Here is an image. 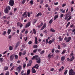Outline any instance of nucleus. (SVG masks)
Listing matches in <instances>:
<instances>
[{
	"mask_svg": "<svg viewBox=\"0 0 75 75\" xmlns=\"http://www.w3.org/2000/svg\"><path fill=\"white\" fill-rule=\"evenodd\" d=\"M33 59H36L37 60L36 62L38 64H40L41 62V59L40 57H38V55H36L35 56H34L33 57Z\"/></svg>",
	"mask_w": 75,
	"mask_h": 75,
	"instance_id": "nucleus-1",
	"label": "nucleus"
},
{
	"mask_svg": "<svg viewBox=\"0 0 75 75\" xmlns=\"http://www.w3.org/2000/svg\"><path fill=\"white\" fill-rule=\"evenodd\" d=\"M70 14H71V12H68V13L66 14L65 17L64 18L65 20H67L68 18V17L70 16V15H69Z\"/></svg>",
	"mask_w": 75,
	"mask_h": 75,
	"instance_id": "nucleus-2",
	"label": "nucleus"
},
{
	"mask_svg": "<svg viewBox=\"0 0 75 75\" xmlns=\"http://www.w3.org/2000/svg\"><path fill=\"white\" fill-rule=\"evenodd\" d=\"M75 72L72 69H71L69 71V75H75Z\"/></svg>",
	"mask_w": 75,
	"mask_h": 75,
	"instance_id": "nucleus-3",
	"label": "nucleus"
},
{
	"mask_svg": "<svg viewBox=\"0 0 75 75\" xmlns=\"http://www.w3.org/2000/svg\"><path fill=\"white\" fill-rule=\"evenodd\" d=\"M71 37H69L68 38L65 37L64 39L65 41H66V42H69V41H71Z\"/></svg>",
	"mask_w": 75,
	"mask_h": 75,
	"instance_id": "nucleus-4",
	"label": "nucleus"
},
{
	"mask_svg": "<svg viewBox=\"0 0 75 75\" xmlns=\"http://www.w3.org/2000/svg\"><path fill=\"white\" fill-rule=\"evenodd\" d=\"M16 71L18 72L19 73L20 71H21V66H20L16 68Z\"/></svg>",
	"mask_w": 75,
	"mask_h": 75,
	"instance_id": "nucleus-5",
	"label": "nucleus"
},
{
	"mask_svg": "<svg viewBox=\"0 0 75 75\" xmlns=\"http://www.w3.org/2000/svg\"><path fill=\"white\" fill-rule=\"evenodd\" d=\"M20 42H18L17 43L15 46V49H17V48L18 47V46H20Z\"/></svg>",
	"mask_w": 75,
	"mask_h": 75,
	"instance_id": "nucleus-6",
	"label": "nucleus"
},
{
	"mask_svg": "<svg viewBox=\"0 0 75 75\" xmlns=\"http://www.w3.org/2000/svg\"><path fill=\"white\" fill-rule=\"evenodd\" d=\"M9 4L11 6H13L14 5V1L13 0H10L9 1Z\"/></svg>",
	"mask_w": 75,
	"mask_h": 75,
	"instance_id": "nucleus-7",
	"label": "nucleus"
},
{
	"mask_svg": "<svg viewBox=\"0 0 75 75\" xmlns=\"http://www.w3.org/2000/svg\"><path fill=\"white\" fill-rule=\"evenodd\" d=\"M24 18H27V12L25 11L24 13L22 14V17H24Z\"/></svg>",
	"mask_w": 75,
	"mask_h": 75,
	"instance_id": "nucleus-8",
	"label": "nucleus"
},
{
	"mask_svg": "<svg viewBox=\"0 0 75 75\" xmlns=\"http://www.w3.org/2000/svg\"><path fill=\"white\" fill-rule=\"evenodd\" d=\"M14 56L13 55H12L10 57V60L11 61H12L14 59Z\"/></svg>",
	"mask_w": 75,
	"mask_h": 75,
	"instance_id": "nucleus-9",
	"label": "nucleus"
},
{
	"mask_svg": "<svg viewBox=\"0 0 75 75\" xmlns=\"http://www.w3.org/2000/svg\"><path fill=\"white\" fill-rule=\"evenodd\" d=\"M47 26V25H46V23H44L43 26L41 28V30H43V29H44L46 27V26Z\"/></svg>",
	"mask_w": 75,
	"mask_h": 75,
	"instance_id": "nucleus-10",
	"label": "nucleus"
},
{
	"mask_svg": "<svg viewBox=\"0 0 75 75\" xmlns=\"http://www.w3.org/2000/svg\"><path fill=\"white\" fill-rule=\"evenodd\" d=\"M30 25V22H28L26 25L25 26V28H27L28 27H29Z\"/></svg>",
	"mask_w": 75,
	"mask_h": 75,
	"instance_id": "nucleus-11",
	"label": "nucleus"
},
{
	"mask_svg": "<svg viewBox=\"0 0 75 75\" xmlns=\"http://www.w3.org/2000/svg\"><path fill=\"white\" fill-rule=\"evenodd\" d=\"M40 67V65L38 64H36L35 66L33 67V68H35L37 69L38 68V67Z\"/></svg>",
	"mask_w": 75,
	"mask_h": 75,
	"instance_id": "nucleus-12",
	"label": "nucleus"
},
{
	"mask_svg": "<svg viewBox=\"0 0 75 75\" xmlns=\"http://www.w3.org/2000/svg\"><path fill=\"white\" fill-rule=\"evenodd\" d=\"M42 16V13H41L40 12V13H38V14L37 15H36L35 17H39V16Z\"/></svg>",
	"mask_w": 75,
	"mask_h": 75,
	"instance_id": "nucleus-13",
	"label": "nucleus"
},
{
	"mask_svg": "<svg viewBox=\"0 0 75 75\" xmlns=\"http://www.w3.org/2000/svg\"><path fill=\"white\" fill-rule=\"evenodd\" d=\"M4 12L5 13H6V14H8V9L6 8L4 9Z\"/></svg>",
	"mask_w": 75,
	"mask_h": 75,
	"instance_id": "nucleus-14",
	"label": "nucleus"
},
{
	"mask_svg": "<svg viewBox=\"0 0 75 75\" xmlns=\"http://www.w3.org/2000/svg\"><path fill=\"white\" fill-rule=\"evenodd\" d=\"M37 38L35 37V44H38V41H37Z\"/></svg>",
	"mask_w": 75,
	"mask_h": 75,
	"instance_id": "nucleus-15",
	"label": "nucleus"
},
{
	"mask_svg": "<svg viewBox=\"0 0 75 75\" xmlns=\"http://www.w3.org/2000/svg\"><path fill=\"white\" fill-rule=\"evenodd\" d=\"M33 68H34L33 67L32 69V72L33 73H35V72H36V71H35V69H33Z\"/></svg>",
	"mask_w": 75,
	"mask_h": 75,
	"instance_id": "nucleus-16",
	"label": "nucleus"
},
{
	"mask_svg": "<svg viewBox=\"0 0 75 75\" xmlns=\"http://www.w3.org/2000/svg\"><path fill=\"white\" fill-rule=\"evenodd\" d=\"M31 63H32V61H30L29 62V63H28L27 64V67H28L29 66H31Z\"/></svg>",
	"mask_w": 75,
	"mask_h": 75,
	"instance_id": "nucleus-17",
	"label": "nucleus"
},
{
	"mask_svg": "<svg viewBox=\"0 0 75 75\" xmlns=\"http://www.w3.org/2000/svg\"><path fill=\"white\" fill-rule=\"evenodd\" d=\"M60 11L62 12L63 13H65V10L62 9H60Z\"/></svg>",
	"mask_w": 75,
	"mask_h": 75,
	"instance_id": "nucleus-18",
	"label": "nucleus"
},
{
	"mask_svg": "<svg viewBox=\"0 0 75 75\" xmlns=\"http://www.w3.org/2000/svg\"><path fill=\"white\" fill-rule=\"evenodd\" d=\"M75 59V57H74L72 56V57H71V59H70V61H72L74 59Z\"/></svg>",
	"mask_w": 75,
	"mask_h": 75,
	"instance_id": "nucleus-19",
	"label": "nucleus"
},
{
	"mask_svg": "<svg viewBox=\"0 0 75 75\" xmlns=\"http://www.w3.org/2000/svg\"><path fill=\"white\" fill-rule=\"evenodd\" d=\"M58 17V15L55 16L54 18V20H56V19H57Z\"/></svg>",
	"mask_w": 75,
	"mask_h": 75,
	"instance_id": "nucleus-20",
	"label": "nucleus"
},
{
	"mask_svg": "<svg viewBox=\"0 0 75 75\" xmlns=\"http://www.w3.org/2000/svg\"><path fill=\"white\" fill-rule=\"evenodd\" d=\"M37 20L35 19H34L33 22V24L34 25V24H35V23H36V22H37Z\"/></svg>",
	"mask_w": 75,
	"mask_h": 75,
	"instance_id": "nucleus-21",
	"label": "nucleus"
},
{
	"mask_svg": "<svg viewBox=\"0 0 75 75\" xmlns=\"http://www.w3.org/2000/svg\"><path fill=\"white\" fill-rule=\"evenodd\" d=\"M30 74V70L29 69L27 70V75H29Z\"/></svg>",
	"mask_w": 75,
	"mask_h": 75,
	"instance_id": "nucleus-22",
	"label": "nucleus"
},
{
	"mask_svg": "<svg viewBox=\"0 0 75 75\" xmlns=\"http://www.w3.org/2000/svg\"><path fill=\"white\" fill-rule=\"evenodd\" d=\"M14 57L16 59H18V56L17 55H15Z\"/></svg>",
	"mask_w": 75,
	"mask_h": 75,
	"instance_id": "nucleus-23",
	"label": "nucleus"
},
{
	"mask_svg": "<svg viewBox=\"0 0 75 75\" xmlns=\"http://www.w3.org/2000/svg\"><path fill=\"white\" fill-rule=\"evenodd\" d=\"M59 41H62V40H63V38H61V37L59 36Z\"/></svg>",
	"mask_w": 75,
	"mask_h": 75,
	"instance_id": "nucleus-24",
	"label": "nucleus"
},
{
	"mask_svg": "<svg viewBox=\"0 0 75 75\" xmlns=\"http://www.w3.org/2000/svg\"><path fill=\"white\" fill-rule=\"evenodd\" d=\"M11 32V29H9L8 30L7 33L8 35L10 34V33Z\"/></svg>",
	"mask_w": 75,
	"mask_h": 75,
	"instance_id": "nucleus-25",
	"label": "nucleus"
},
{
	"mask_svg": "<svg viewBox=\"0 0 75 75\" xmlns=\"http://www.w3.org/2000/svg\"><path fill=\"white\" fill-rule=\"evenodd\" d=\"M6 8L7 10H10L11 8L10 6H8L7 7H6Z\"/></svg>",
	"mask_w": 75,
	"mask_h": 75,
	"instance_id": "nucleus-26",
	"label": "nucleus"
},
{
	"mask_svg": "<svg viewBox=\"0 0 75 75\" xmlns=\"http://www.w3.org/2000/svg\"><path fill=\"white\" fill-rule=\"evenodd\" d=\"M26 54V51L24 50L22 53V55H25Z\"/></svg>",
	"mask_w": 75,
	"mask_h": 75,
	"instance_id": "nucleus-27",
	"label": "nucleus"
},
{
	"mask_svg": "<svg viewBox=\"0 0 75 75\" xmlns=\"http://www.w3.org/2000/svg\"><path fill=\"white\" fill-rule=\"evenodd\" d=\"M64 59H65V57H62L61 58V60L62 61H64Z\"/></svg>",
	"mask_w": 75,
	"mask_h": 75,
	"instance_id": "nucleus-28",
	"label": "nucleus"
},
{
	"mask_svg": "<svg viewBox=\"0 0 75 75\" xmlns=\"http://www.w3.org/2000/svg\"><path fill=\"white\" fill-rule=\"evenodd\" d=\"M9 50L11 51V50H13V47L12 46H10L9 47Z\"/></svg>",
	"mask_w": 75,
	"mask_h": 75,
	"instance_id": "nucleus-29",
	"label": "nucleus"
},
{
	"mask_svg": "<svg viewBox=\"0 0 75 75\" xmlns=\"http://www.w3.org/2000/svg\"><path fill=\"white\" fill-rule=\"evenodd\" d=\"M33 47L34 48H38V46L36 45H33Z\"/></svg>",
	"mask_w": 75,
	"mask_h": 75,
	"instance_id": "nucleus-30",
	"label": "nucleus"
},
{
	"mask_svg": "<svg viewBox=\"0 0 75 75\" xmlns=\"http://www.w3.org/2000/svg\"><path fill=\"white\" fill-rule=\"evenodd\" d=\"M30 4L31 5H33V0H31L30 2Z\"/></svg>",
	"mask_w": 75,
	"mask_h": 75,
	"instance_id": "nucleus-31",
	"label": "nucleus"
},
{
	"mask_svg": "<svg viewBox=\"0 0 75 75\" xmlns=\"http://www.w3.org/2000/svg\"><path fill=\"white\" fill-rule=\"evenodd\" d=\"M4 61V59L3 58H0V62H3Z\"/></svg>",
	"mask_w": 75,
	"mask_h": 75,
	"instance_id": "nucleus-32",
	"label": "nucleus"
},
{
	"mask_svg": "<svg viewBox=\"0 0 75 75\" xmlns=\"http://www.w3.org/2000/svg\"><path fill=\"white\" fill-rule=\"evenodd\" d=\"M55 51V52H56V53H57V54L59 53V52H60V51L58 50H56Z\"/></svg>",
	"mask_w": 75,
	"mask_h": 75,
	"instance_id": "nucleus-33",
	"label": "nucleus"
},
{
	"mask_svg": "<svg viewBox=\"0 0 75 75\" xmlns=\"http://www.w3.org/2000/svg\"><path fill=\"white\" fill-rule=\"evenodd\" d=\"M52 22H53V20H52V19H51L49 23L50 24H52Z\"/></svg>",
	"mask_w": 75,
	"mask_h": 75,
	"instance_id": "nucleus-34",
	"label": "nucleus"
},
{
	"mask_svg": "<svg viewBox=\"0 0 75 75\" xmlns=\"http://www.w3.org/2000/svg\"><path fill=\"white\" fill-rule=\"evenodd\" d=\"M38 50V49H37L33 50V53H35L36 52H37V51Z\"/></svg>",
	"mask_w": 75,
	"mask_h": 75,
	"instance_id": "nucleus-35",
	"label": "nucleus"
},
{
	"mask_svg": "<svg viewBox=\"0 0 75 75\" xmlns=\"http://www.w3.org/2000/svg\"><path fill=\"white\" fill-rule=\"evenodd\" d=\"M50 30L52 31V32H55V30L52 28L50 29Z\"/></svg>",
	"mask_w": 75,
	"mask_h": 75,
	"instance_id": "nucleus-36",
	"label": "nucleus"
},
{
	"mask_svg": "<svg viewBox=\"0 0 75 75\" xmlns=\"http://www.w3.org/2000/svg\"><path fill=\"white\" fill-rule=\"evenodd\" d=\"M67 72H68V70H66L64 73V75H66L67 74Z\"/></svg>",
	"mask_w": 75,
	"mask_h": 75,
	"instance_id": "nucleus-37",
	"label": "nucleus"
},
{
	"mask_svg": "<svg viewBox=\"0 0 75 75\" xmlns=\"http://www.w3.org/2000/svg\"><path fill=\"white\" fill-rule=\"evenodd\" d=\"M30 12H28L27 16H28V17H30Z\"/></svg>",
	"mask_w": 75,
	"mask_h": 75,
	"instance_id": "nucleus-38",
	"label": "nucleus"
},
{
	"mask_svg": "<svg viewBox=\"0 0 75 75\" xmlns=\"http://www.w3.org/2000/svg\"><path fill=\"white\" fill-rule=\"evenodd\" d=\"M65 52H66V50H64L62 52V54H65Z\"/></svg>",
	"mask_w": 75,
	"mask_h": 75,
	"instance_id": "nucleus-39",
	"label": "nucleus"
},
{
	"mask_svg": "<svg viewBox=\"0 0 75 75\" xmlns=\"http://www.w3.org/2000/svg\"><path fill=\"white\" fill-rule=\"evenodd\" d=\"M5 75H9V72H8V71H6V73L5 74Z\"/></svg>",
	"mask_w": 75,
	"mask_h": 75,
	"instance_id": "nucleus-40",
	"label": "nucleus"
},
{
	"mask_svg": "<svg viewBox=\"0 0 75 75\" xmlns=\"http://www.w3.org/2000/svg\"><path fill=\"white\" fill-rule=\"evenodd\" d=\"M4 69H5V70H7L8 69V67H4Z\"/></svg>",
	"mask_w": 75,
	"mask_h": 75,
	"instance_id": "nucleus-41",
	"label": "nucleus"
},
{
	"mask_svg": "<svg viewBox=\"0 0 75 75\" xmlns=\"http://www.w3.org/2000/svg\"><path fill=\"white\" fill-rule=\"evenodd\" d=\"M25 0H23L22 2V4H24L25 3Z\"/></svg>",
	"mask_w": 75,
	"mask_h": 75,
	"instance_id": "nucleus-42",
	"label": "nucleus"
},
{
	"mask_svg": "<svg viewBox=\"0 0 75 75\" xmlns=\"http://www.w3.org/2000/svg\"><path fill=\"white\" fill-rule=\"evenodd\" d=\"M60 18H62L64 16V14H61L60 15Z\"/></svg>",
	"mask_w": 75,
	"mask_h": 75,
	"instance_id": "nucleus-43",
	"label": "nucleus"
},
{
	"mask_svg": "<svg viewBox=\"0 0 75 75\" xmlns=\"http://www.w3.org/2000/svg\"><path fill=\"white\" fill-rule=\"evenodd\" d=\"M28 38H27V37L24 38V39L25 41H27Z\"/></svg>",
	"mask_w": 75,
	"mask_h": 75,
	"instance_id": "nucleus-44",
	"label": "nucleus"
},
{
	"mask_svg": "<svg viewBox=\"0 0 75 75\" xmlns=\"http://www.w3.org/2000/svg\"><path fill=\"white\" fill-rule=\"evenodd\" d=\"M33 32L34 33V34H35V33H36V31H35V29H33Z\"/></svg>",
	"mask_w": 75,
	"mask_h": 75,
	"instance_id": "nucleus-45",
	"label": "nucleus"
},
{
	"mask_svg": "<svg viewBox=\"0 0 75 75\" xmlns=\"http://www.w3.org/2000/svg\"><path fill=\"white\" fill-rule=\"evenodd\" d=\"M69 24H70V22H69L67 23V25L66 26L67 27H68L69 26Z\"/></svg>",
	"mask_w": 75,
	"mask_h": 75,
	"instance_id": "nucleus-46",
	"label": "nucleus"
},
{
	"mask_svg": "<svg viewBox=\"0 0 75 75\" xmlns=\"http://www.w3.org/2000/svg\"><path fill=\"white\" fill-rule=\"evenodd\" d=\"M62 45L64 47H66V44H65L64 43H62Z\"/></svg>",
	"mask_w": 75,
	"mask_h": 75,
	"instance_id": "nucleus-47",
	"label": "nucleus"
},
{
	"mask_svg": "<svg viewBox=\"0 0 75 75\" xmlns=\"http://www.w3.org/2000/svg\"><path fill=\"white\" fill-rule=\"evenodd\" d=\"M54 51H55V49H53L51 51L53 53V52H54Z\"/></svg>",
	"mask_w": 75,
	"mask_h": 75,
	"instance_id": "nucleus-48",
	"label": "nucleus"
},
{
	"mask_svg": "<svg viewBox=\"0 0 75 75\" xmlns=\"http://www.w3.org/2000/svg\"><path fill=\"white\" fill-rule=\"evenodd\" d=\"M74 54L72 53H71L70 54V56L71 57H74Z\"/></svg>",
	"mask_w": 75,
	"mask_h": 75,
	"instance_id": "nucleus-49",
	"label": "nucleus"
},
{
	"mask_svg": "<svg viewBox=\"0 0 75 75\" xmlns=\"http://www.w3.org/2000/svg\"><path fill=\"white\" fill-rule=\"evenodd\" d=\"M71 18H72V17L70 16L69 18L67 19V21H69V20H70V19H71Z\"/></svg>",
	"mask_w": 75,
	"mask_h": 75,
	"instance_id": "nucleus-50",
	"label": "nucleus"
},
{
	"mask_svg": "<svg viewBox=\"0 0 75 75\" xmlns=\"http://www.w3.org/2000/svg\"><path fill=\"white\" fill-rule=\"evenodd\" d=\"M15 67V66H13L12 68L11 69V71H13L14 69V67Z\"/></svg>",
	"mask_w": 75,
	"mask_h": 75,
	"instance_id": "nucleus-51",
	"label": "nucleus"
},
{
	"mask_svg": "<svg viewBox=\"0 0 75 75\" xmlns=\"http://www.w3.org/2000/svg\"><path fill=\"white\" fill-rule=\"evenodd\" d=\"M48 58H51V55L50 54H49L48 55Z\"/></svg>",
	"mask_w": 75,
	"mask_h": 75,
	"instance_id": "nucleus-52",
	"label": "nucleus"
},
{
	"mask_svg": "<svg viewBox=\"0 0 75 75\" xmlns=\"http://www.w3.org/2000/svg\"><path fill=\"white\" fill-rule=\"evenodd\" d=\"M6 31H4V33L3 34V35H6Z\"/></svg>",
	"mask_w": 75,
	"mask_h": 75,
	"instance_id": "nucleus-53",
	"label": "nucleus"
},
{
	"mask_svg": "<svg viewBox=\"0 0 75 75\" xmlns=\"http://www.w3.org/2000/svg\"><path fill=\"white\" fill-rule=\"evenodd\" d=\"M17 25L18 26V27H20V22H18L17 23Z\"/></svg>",
	"mask_w": 75,
	"mask_h": 75,
	"instance_id": "nucleus-54",
	"label": "nucleus"
},
{
	"mask_svg": "<svg viewBox=\"0 0 75 75\" xmlns=\"http://www.w3.org/2000/svg\"><path fill=\"white\" fill-rule=\"evenodd\" d=\"M57 48L59 50H60V49H61V47H60V46L59 45L58 46Z\"/></svg>",
	"mask_w": 75,
	"mask_h": 75,
	"instance_id": "nucleus-55",
	"label": "nucleus"
},
{
	"mask_svg": "<svg viewBox=\"0 0 75 75\" xmlns=\"http://www.w3.org/2000/svg\"><path fill=\"white\" fill-rule=\"evenodd\" d=\"M44 53V51H42L40 53V54H42Z\"/></svg>",
	"mask_w": 75,
	"mask_h": 75,
	"instance_id": "nucleus-56",
	"label": "nucleus"
},
{
	"mask_svg": "<svg viewBox=\"0 0 75 75\" xmlns=\"http://www.w3.org/2000/svg\"><path fill=\"white\" fill-rule=\"evenodd\" d=\"M28 44L30 45V44H32V42L31 41H30L29 42H28Z\"/></svg>",
	"mask_w": 75,
	"mask_h": 75,
	"instance_id": "nucleus-57",
	"label": "nucleus"
},
{
	"mask_svg": "<svg viewBox=\"0 0 75 75\" xmlns=\"http://www.w3.org/2000/svg\"><path fill=\"white\" fill-rule=\"evenodd\" d=\"M48 39H47L46 41V43L47 44L48 43Z\"/></svg>",
	"mask_w": 75,
	"mask_h": 75,
	"instance_id": "nucleus-58",
	"label": "nucleus"
},
{
	"mask_svg": "<svg viewBox=\"0 0 75 75\" xmlns=\"http://www.w3.org/2000/svg\"><path fill=\"white\" fill-rule=\"evenodd\" d=\"M52 43V40H50L48 42L49 44H51Z\"/></svg>",
	"mask_w": 75,
	"mask_h": 75,
	"instance_id": "nucleus-59",
	"label": "nucleus"
},
{
	"mask_svg": "<svg viewBox=\"0 0 75 75\" xmlns=\"http://www.w3.org/2000/svg\"><path fill=\"white\" fill-rule=\"evenodd\" d=\"M54 5H58V2L54 3Z\"/></svg>",
	"mask_w": 75,
	"mask_h": 75,
	"instance_id": "nucleus-60",
	"label": "nucleus"
},
{
	"mask_svg": "<svg viewBox=\"0 0 75 75\" xmlns=\"http://www.w3.org/2000/svg\"><path fill=\"white\" fill-rule=\"evenodd\" d=\"M19 55H20V56H21L22 55V53H21V52H20L19 53Z\"/></svg>",
	"mask_w": 75,
	"mask_h": 75,
	"instance_id": "nucleus-61",
	"label": "nucleus"
},
{
	"mask_svg": "<svg viewBox=\"0 0 75 75\" xmlns=\"http://www.w3.org/2000/svg\"><path fill=\"white\" fill-rule=\"evenodd\" d=\"M43 2H44V1H43V0H42L40 1V4H42V3H43Z\"/></svg>",
	"mask_w": 75,
	"mask_h": 75,
	"instance_id": "nucleus-62",
	"label": "nucleus"
},
{
	"mask_svg": "<svg viewBox=\"0 0 75 75\" xmlns=\"http://www.w3.org/2000/svg\"><path fill=\"white\" fill-rule=\"evenodd\" d=\"M26 64H23V68H25V66H26Z\"/></svg>",
	"mask_w": 75,
	"mask_h": 75,
	"instance_id": "nucleus-63",
	"label": "nucleus"
},
{
	"mask_svg": "<svg viewBox=\"0 0 75 75\" xmlns=\"http://www.w3.org/2000/svg\"><path fill=\"white\" fill-rule=\"evenodd\" d=\"M65 6H66V4H63L62 5V7H65Z\"/></svg>",
	"mask_w": 75,
	"mask_h": 75,
	"instance_id": "nucleus-64",
	"label": "nucleus"
}]
</instances>
